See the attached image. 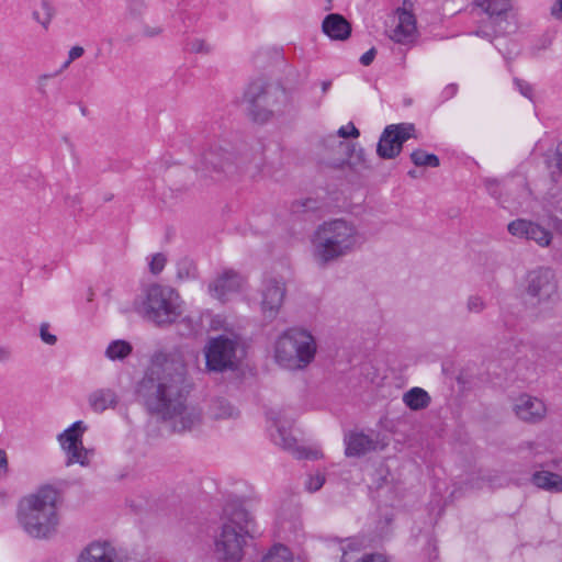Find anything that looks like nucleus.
Listing matches in <instances>:
<instances>
[{
	"label": "nucleus",
	"mask_w": 562,
	"mask_h": 562,
	"mask_svg": "<svg viewBox=\"0 0 562 562\" xmlns=\"http://www.w3.org/2000/svg\"><path fill=\"white\" fill-rule=\"evenodd\" d=\"M277 428V432L272 435L276 445L284 450L291 451L297 459H316L317 452L308 451L306 448L296 447L295 438L282 426L279 419L271 417Z\"/></svg>",
	"instance_id": "aec40b11"
},
{
	"label": "nucleus",
	"mask_w": 562,
	"mask_h": 562,
	"mask_svg": "<svg viewBox=\"0 0 562 562\" xmlns=\"http://www.w3.org/2000/svg\"><path fill=\"white\" fill-rule=\"evenodd\" d=\"M238 342L224 335L211 338L204 348L206 368L209 371L224 372L237 366Z\"/></svg>",
	"instance_id": "6e6552de"
},
{
	"label": "nucleus",
	"mask_w": 562,
	"mask_h": 562,
	"mask_svg": "<svg viewBox=\"0 0 562 562\" xmlns=\"http://www.w3.org/2000/svg\"><path fill=\"white\" fill-rule=\"evenodd\" d=\"M10 351L5 348H0V362H5L10 359Z\"/></svg>",
	"instance_id": "5fc2aeb1"
},
{
	"label": "nucleus",
	"mask_w": 562,
	"mask_h": 562,
	"mask_svg": "<svg viewBox=\"0 0 562 562\" xmlns=\"http://www.w3.org/2000/svg\"><path fill=\"white\" fill-rule=\"evenodd\" d=\"M166 262H167V259L165 257V255L162 254H155L154 256H151V259L149 261V270L153 274H158L160 273L165 266H166Z\"/></svg>",
	"instance_id": "f704fd0d"
},
{
	"label": "nucleus",
	"mask_w": 562,
	"mask_h": 562,
	"mask_svg": "<svg viewBox=\"0 0 562 562\" xmlns=\"http://www.w3.org/2000/svg\"><path fill=\"white\" fill-rule=\"evenodd\" d=\"M85 53V49L82 46H74L68 52V57L70 60L75 61L76 59L80 58Z\"/></svg>",
	"instance_id": "09e8293b"
},
{
	"label": "nucleus",
	"mask_w": 562,
	"mask_h": 562,
	"mask_svg": "<svg viewBox=\"0 0 562 562\" xmlns=\"http://www.w3.org/2000/svg\"><path fill=\"white\" fill-rule=\"evenodd\" d=\"M49 325L47 323H43L40 327V336L41 339L47 345H55L57 341V337L48 331Z\"/></svg>",
	"instance_id": "ea45409f"
},
{
	"label": "nucleus",
	"mask_w": 562,
	"mask_h": 562,
	"mask_svg": "<svg viewBox=\"0 0 562 562\" xmlns=\"http://www.w3.org/2000/svg\"><path fill=\"white\" fill-rule=\"evenodd\" d=\"M241 285L243 277L238 272L229 269L225 270L210 283L209 291L214 297L225 301L229 294L238 292Z\"/></svg>",
	"instance_id": "a211bd4d"
},
{
	"label": "nucleus",
	"mask_w": 562,
	"mask_h": 562,
	"mask_svg": "<svg viewBox=\"0 0 562 562\" xmlns=\"http://www.w3.org/2000/svg\"><path fill=\"white\" fill-rule=\"evenodd\" d=\"M54 77H55L54 74H43L37 77L36 89H37V92L41 94V97L47 98V95H48L47 85H48L49 79H52Z\"/></svg>",
	"instance_id": "4c0bfd02"
},
{
	"label": "nucleus",
	"mask_w": 562,
	"mask_h": 562,
	"mask_svg": "<svg viewBox=\"0 0 562 562\" xmlns=\"http://www.w3.org/2000/svg\"><path fill=\"white\" fill-rule=\"evenodd\" d=\"M132 352V346L125 340L112 341L106 350L105 356L111 360H122Z\"/></svg>",
	"instance_id": "cd10ccee"
},
{
	"label": "nucleus",
	"mask_w": 562,
	"mask_h": 562,
	"mask_svg": "<svg viewBox=\"0 0 562 562\" xmlns=\"http://www.w3.org/2000/svg\"><path fill=\"white\" fill-rule=\"evenodd\" d=\"M316 202L314 200L307 199L304 202L301 203V206L305 211L315 210L316 209Z\"/></svg>",
	"instance_id": "603ef678"
},
{
	"label": "nucleus",
	"mask_w": 562,
	"mask_h": 562,
	"mask_svg": "<svg viewBox=\"0 0 562 562\" xmlns=\"http://www.w3.org/2000/svg\"><path fill=\"white\" fill-rule=\"evenodd\" d=\"M324 147L327 150L329 167L340 169L345 166L356 168L358 165H366L364 151L362 148L356 150L355 146L347 142L339 139L335 135H328L324 142Z\"/></svg>",
	"instance_id": "1a4fd4ad"
},
{
	"label": "nucleus",
	"mask_w": 562,
	"mask_h": 562,
	"mask_svg": "<svg viewBox=\"0 0 562 562\" xmlns=\"http://www.w3.org/2000/svg\"><path fill=\"white\" fill-rule=\"evenodd\" d=\"M87 427L81 420L75 422L70 427L58 435V441L67 454L66 465L79 463L89 465V451L83 447L82 435Z\"/></svg>",
	"instance_id": "ddd939ff"
},
{
	"label": "nucleus",
	"mask_w": 562,
	"mask_h": 562,
	"mask_svg": "<svg viewBox=\"0 0 562 562\" xmlns=\"http://www.w3.org/2000/svg\"><path fill=\"white\" fill-rule=\"evenodd\" d=\"M413 164L417 167H438L440 160L437 155L428 154L422 149H416L411 154Z\"/></svg>",
	"instance_id": "c85d7f7f"
},
{
	"label": "nucleus",
	"mask_w": 562,
	"mask_h": 562,
	"mask_svg": "<svg viewBox=\"0 0 562 562\" xmlns=\"http://www.w3.org/2000/svg\"><path fill=\"white\" fill-rule=\"evenodd\" d=\"M210 414L214 419L237 418L239 411L224 398H216L212 402Z\"/></svg>",
	"instance_id": "bb28decb"
},
{
	"label": "nucleus",
	"mask_w": 562,
	"mask_h": 562,
	"mask_svg": "<svg viewBox=\"0 0 562 562\" xmlns=\"http://www.w3.org/2000/svg\"><path fill=\"white\" fill-rule=\"evenodd\" d=\"M117 404V395L111 389H99L89 395V405L92 411L102 413Z\"/></svg>",
	"instance_id": "b1692460"
},
{
	"label": "nucleus",
	"mask_w": 562,
	"mask_h": 562,
	"mask_svg": "<svg viewBox=\"0 0 562 562\" xmlns=\"http://www.w3.org/2000/svg\"><path fill=\"white\" fill-rule=\"evenodd\" d=\"M385 34L395 44L414 46L419 37L415 14L405 7L395 9Z\"/></svg>",
	"instance_id": "9d476101"
},
{
	"label": "nucleus",
	"mask_w": 562,
	"mask_h": 562,
	"mask_svg": "<svg viewBox=\"0 0 562 562\" xmlns=\"http://www.w3.org/2000/svg\"><path fill=\"white\" fill-rule=\"evenodd\" d=\"M531 482L537 487L552 492H562V475L551 471H537L532 474Z\"/></svg>",
	"instance_id": "393cba45"
},
{
	"label": "nucleus",
	"mask_w": 562,
	"mask_h": 562,
	"mask_svg": "<svg viewBox=\"0 0 562 562\" xmlns=\"http://www.w3.org/2000/svg\"><path fill=\"white\" fill-rule=\"evenodd\" d=\"M8 459L4 450L0 449V472L7 473Z\"/></svg>",
	"instance_id": "8fccbe9b"
},
{
	"label": "nucleus",
	"mask_w": 562,
	"mask_h": 562,
	"mask_svg": "<svg viewBox=\"0 0 562 562\" xmlns=\"http://www.w3.org/2000/svg\"><path fill=\"white\" fill-rule=\"evenodd\" d=\"M195 276V266L189 259H182L177 265V278L179 280H187L190 278H194Z\"/></svg>",
	"instance_id": "473e14b6"
},
{
	"label": "nucleus",
	"mask_w": 562,
	"mask_h": 562,
	"mask_svg": "<svg viewBox=\"0 0 562 562\" xmlns=\"http://www.w3.org/2000/svg\"><path fill=\"white\" fill-rule=\"evenodd\" d=\"M347 457H361L378 449V441L363 432H351L345 437Z\"/></svg>",
	"instance_id": "4be33fe9"
},
{
	"label": "nucleus",
	"mask_w": 562,
	"mask_h": 562,
	"mask_svg": "<svg viewBox=\"0 0 562 562\" xmlns=\"http://www.w3.org/2000/svg\"><path fill=\"white\" fill-rule=\"evenodd\" d=\"M316 349L315 338L310 331L290 328L274 344V360L284 369L302 370L314 360Z\"/></svg>",
	"instance_id": "0eeeda50"
},
{
	"label": "nucleus",
	"mask_w": 562,
	"mask_h": 562,
	"mask_svg": "<svg viewBox=\"0 0 562 562\" xmlns=\"http://www.w3.org/2000/svg\"><path fill=\"white\" fill-rule=\"evenodd\" d=\"M199 169L213 172L215 179H221L222 176L228 177L236 173L243 167L233 153L220 146H214L203 151Z\"/></svg>",
	"instance_id": "9b49d317"
},
{
	"label": "nucleus",
	"mask_w": 562,
	"mask_h": 562,
	"mask_svg": "<svg viewBox=\"0 0 562 562\" xmlns=\"http://www.w3.org/2000/svg\"><path fill=\"white\" fill-rule=\"evenodd\" d=\"M457 92H458V86L456 83H449L442 90V98L445 100H449V99L453 98L457 94Z\"/></svg>",
	"instance_id": "a18cd8bd"
},
{
	"label": "nucleus",
	"mask_w": 562,
	"mask_h": 562,
	"mask_svg": "<svg viewBox=\"0 0 562 562\" xmlns=\"http://www.w3.org/2000/svg\"><path fill=\"white\" fill-rule=\"evenodd\" d=\"M256 522L239 501L225 504L220 532L214 538V555L218 561L238 562L248 538H254Z\"/></svg>",
	"instance_id": "f03ea898"
},
{
	"label": "nucleus",
	"mask_w": 562,
	"mask_h": 562,
	"mask_svg": "<svg viewBox=\"0 0 562 562\" xmlns=\"http://www.w3.org/2000/svg\"><path fill=\"white\" fill-rule=\"evenodd\" d=\"M261 562H294L290 550L282 546H274L261 560Z\"/></svg>",
	"instance_id": "c756f323"
},
{
	"label": "nucleus",
	"mask_w": 562,
	"mask_h": 562,
	"mask_svg": "<svg viewBox=\"0 0 562 562\" xmlns=\"http://www.w3.org/2000/svg\"><path fill=\"white\" fill-rule=\"evenodd\" d=\"M376 55V49L374 47L370 48L368 52H366L361 57H360V63L363 65V66H369L374 57Z\"/></svg>",
	"instance_id": "c03bdc74"
},
{
	"label": "nucleus",
	"mask_w": 562,
	"mask_h": 562,
	"mask_svg": "<svg viewBox=\"0 0 562 562\" xmlns=\"http://www.w3.org/2000/svg\"><path fill=\"white\" fill-rule=\"evenodd\" d=\"M145 0H126L125 20L128 22L139 21L146 11Z\"/></svg>",
	"instance_id": "7c9ffc66"
},
{
	"label": "nucleus",
	"mask_w": 562,
	"mask_h": 562,
	"mask_svg": "<svg viewBox=\"0 0 562 562\" xmlns=\"http://www.w3.org/2000/svg\"><path fill=\"white\" fill-rule=\"evenodd\" d=\"M552 165L562 175V140L557 144L554 154L552 156Z\"/></svg>",
	"instance_id": "79ce46f5"
},
{
	"label": "nucleus",
	"mask_w": 562,
	"mask_h": 562,
	"mask_svg": "<svg viewBox=\"0 0 562 562\" xmlns=\"http://www.w3.org/2000/svg\"><path fill=\"white\" fill-rule=\"evenodd\" d=\"M517 417L524 422L538 423L542 420L547 414V406L538 397L521 394L514 405Z\"/></svg>",
	"instance_id": "f3484780"
},
{
	"label": "nucleus",
	"mask_w": 562,
	"mask_h": 562,
	"mask_svg": "<svg viewBox=\"0 0 562 562\" xmlns=\"http://www.w3.org/2000/svg\"><path fill=\"white\" fill-rule=\"evenodd\" d=\"M72 63V60H70V58L68 57L67 60L60 66V68L58 70H56L55 72H53L56 76H59L61 72H64L69 66L70 64Z\"/></svg>",
	"instance_id": "864d4df0"
},
{
	"label": "nucleus",
	"mask_w": 562,
	"mask_h": 562,
	"mask_svg": "<svg viewBox=\"0 0 562 562\" xmlns=\"http://www.w3.org/2000/svg\"><path fill=\"white\" fill-rule=\"evenodd\" d=\"M430 395L422 387L415 386L403 394V403L412 411H422L429 406Z\"/></svg>",
	"instance_id": "a878e982"
},
{
	"label": "nucleus",
	"mask_w": 562,
	"mask_h": 562,
	"mask_svg": "<svg viewBox=\"0 0 562 562\" xmlns=\"http://www.w3.org/2000/svg\"><path fill=\"white\" fill-rule=\"evenodd\" d=\"M360 133H359V130L355 126L353 123L349 122L347 125H344L341 127L338 128L337 131V137L340 139V138H349V137H352V138H357L359 137Z\"/></svg>",
	"instance_id": "e433bc0d"
},
{
	"label": "nucleus",
	"mask_w": 562,
	"mask_h": 562,
	"mask_svg": "<svg viewBox=\"0 0 562 562\" xmlns=\"http://www.w3.org/2000/svg\"><path fill=\"white\" fill-rule=\"evenodd\" d=\"M248 114L254 122L263 124L276 115L283 114L290 105V94L285 88L262 80L252 81L245 91Z\"/></svg>",
	"instance_id": "423d86ee"
},
{
	"label": "nucleus",
	"mask_w": 562,
	"mask_h": 562,
	"mask_svg": "<svg viewBox=\"0 0 562 562\" xmlns=\"http://www.w3.org/2000/svg\"><path fill=\"white\" fill-rule=\"evenodd\" d=\"M161 27L159 26H148V25H144L143 29H142V32L145 36H148V37H154V36H157L161 33Z\"/></svg>",
	"instance_id": "de8ad7c7"
},
{
	"label": "nucleus",
	"mask_w": 562,
	"mask_h": 562,
	"mask_svg": "<svg viewBox=\"0 0 562 562\" xmlns=\"http://www.w3.org/2000/svg\"><path fill=\"white\" fill-rule=\"evenodd\" d=\"M323 32L336 41H345L350 36L351 26L349 22L340 14H328L322 23Z\"/></svg>",
	"instance_id": "5701e85b"
},
{
	"label": "nucleus",
	"mask_w": 562,
	"mask_h": 562,
	"mask_svg": "<svg viewBox=\"0 0 562 562\" xmlns=\"http://www.w3.org/2000/svg\"><path fill=\"white\" fill-rule=\"evenodd\" d=\"M285 295L284 284L274 278L266 279L261 290V312L266 318L273 319L283 303Z\"/></svg>",
	"instance_id": "2eb2a0df"
},
{
	"label": "nucleus",
	"mask_w": 562,
	"mask_h": 562,
	"mask_svg": "<svg viewBox=\"0 0 562 562\" xmlns=\"http://www.w3.org/2000/svg\"><path fill=\"white\" fill-rule=\"evenodd\" d=\"M472 5L486 14L488 21L498 26L508 23V13L513 9V0H472Z\"/></svg>",
	"instance_id": "6ab92c4d"
},
{
	"label": "nucleus",
	"mask_w": 562,
	"mask_h": 562,
	"mask_svg": "<svg viewBox=\"0 0 562 562\" xmlns=\"http://www.w3.org/2000/svg\"><path fill=\"white\" fill-rule=\"evenodd\" d=\"M357 562H386L382 555H366Z\"/></svg>",
	"instance_id": "3c124183"
},
{
	"label": "nucleus",
	"mask_w": 562,
	"mask_h": 562,
	"mask_svg": "<svg viewBox=\"0 0 562 562\" xmlns=\"http://www.w3.org/2000/svg\"><path fill=\"white\" fill-rule=\"evenodd\" d=\"M487 192L495 199H499L501 184L496 179H486L484 181Z\"/></svg>",
	"instance_id": "a19ab883"
},
{
	"label": "nucleus",
	"mask_w": 562,
	"mask_h": 562,
	"mask_svg": "<svg viewBox=\"0 0 562 562\" xmlns=\"http://www.w3.org/2000/svg\"><path fill=\"white\" fill-rule=\"evenodd\" d=\"M58 491L50 485L24 496L18 506V521L32 538L50 537L59 522L57 513Z\"/></svg>",
	"instance_id": "7ed1b4c3"
},
{
	"label": "nucleus",
	"mask_w": 562,
	"mask_h": 562,
	"mask_svg": "<svg viewBox=\"0 0 562 562\" xmlns=\"http://www.w3.org/2000/svg\"><path fill=\"white\" fill-rule=\"evenodd\" d=\"M467 308L470 313H481L485 308V302L481 296L471 295L468 299Z\"/></svg>",
	"instance_id": "58836bf2"
},
{
	"label": "nucleus",
	"mask_w": 562,
	"mask_h": 562,
	"mask_svg": "<svg viewBox=\"0 0 562 562\" xmlns=\"http://www.w3.org/2000/svg\"><path fill=\"white\" fill-rule=\"evenodd\" d=\"M491 27H479L473 32L474 35L480 36L482 38H486L488 41H492L493 37L503 35L507 32L506 27L501 24L499 26L495 24L494 22H491Z\"/></svg>",
	"instance_id": "2f4dec72"
},
{
	"label": "nucleus",
	"mask_w": 562,
	"mask_h": 562,
	"mask_svg": "<svg viewBox=\"0 0 562 562\" xmlns=\"http://www.w3.org/2000/svg\"><path fill=\"white\" fill-rule=\"evenodd\" d=\"M325 483V475L322 473H317L315 475H310L305 482L306 490L308 492H316L322 488Z\"/></svg>",
	"instance_id": "c9c22d12"
},
{
	"label": "nucleus",
	"mask_w": 562,
	"mask_h": 562,
	"mask_svg": "<svg viewBox=\"0 0 562 562\" xmlns=\"http://www.w3.org/2000/svg\"><path fill=\"white\" fill-rule=\"evenodd\" d=\"M507 229L510 235L527 240H533L540 247L549 246L552 239L551 232L535 222L524 218L512 221Z\"/></svg>",
	"instance_id": "dca6fc26"
},
{
	"label": "nucleus",
	"mask_w": 562,
	"mask_h": 562,
	"mask_svg": "<svg viewBox=\"0 0 562 562\" xmlns=\"http://www.w3.org/2000/svg\"><path fill=\"white\" fill-rule=\"evenodd\" d=\"M550 13L554 19L562 20V0H557L552 4Z\"/></svg>",
	"instance_id": "49530a36"
},
{
	"label": "nucleus",
	"mask_w": 562,
	"mask_h": 562,
	"mask_svg": "<svg viewBox=\"0 0 562 562\" xmlns=\"http://www.w3.org/2000/svg\"><path fill=\"white\" fill-rule=\"evenodd\" d=\"M408 176L412 177V178H415L416 177V171L415 170H409L408 171Z\"/></svg>",
	"instance_id": "4d7b16f0"
},
{
	"label": "nucleus",
	"mask_w": 562,
	"mask_h": 562,
	"mask_svg": "<svg viewBox=\"0 0 562 562\" xmlns=\"http://www.w3.org/2000/svg\"><path fill=\"white\" fill-rule=\"evenodd\" d=\"M187 49L191 53H202V54H207L211 50L209 44H206L204 40H200V38H193V40L188 41Z\"/></svg>",
	"instance_id": "72a5a7b5"
},
{
	"label": "nucleus",
	"mask_w": 562,
	"mask_h": 562,
	"mask_svg": "<svg viewBox=\"0 0 562 562\" xmlns=\"http://www.w3.org/2000/svg\"><path fill=\"white\" fill-rule=\"evenodd\" d=\"M330 87H331V81L330 80L323 81L322 82V92L326 93L329 90Z\"/></svg>",
	"instance_id": "6e6d98bb"
},
{
	"label": "nucleus",
	"mask_w": 562,
	"mask_h": 562,
	"mask_svg": "<svg viewBox=\"0 0 562 562\" xmlns=\"http://www.w3.org/2000/svg\"><path fill=\"white\" fill-rule=\"evenodd\" d=\"M182 300L169 285L153 283L147 285L135 303L137 313L156 326L173 324L182 315Z\"/></svg>",
	"instance_id": "39448f33"
},
{
	"label": "nucleus",
	"mask_w": 562,
	"mask_h": 562,
	"mask_svg": "<svg viewBox=\"0 0 562 562\" xmlns=\"http://www.w3.org/2000/svg\"><path fill=\"white\" fill-rule=\"evenodd\" d=\"M415 126L411 123L392 124L384 128L380 136L376 154L382 159H393L397 157L403 148V144L414 136Z\"/></svg>",
	"instance_id": "f8f14e48"
},
{
	"label": "nucleus",
	"mask_w": 562,
	"mask_h": 562,
	"mask_svg": "<svg viewBox=\"0 0 562 562\" xmlns=\"http://www.w3.org/2000/svg\"><path fill=\"white\" fill-rule=\"evenodd\" d=\"M525 291L532 304L551 300L558 291V282L553 271L549 268L530 271L526 277Z\"/></svg>",
	"instance_id": "4468645a"
},
{
	"label": "nucleus",
	"mask_w": 562,
	"mask_h": 562,
	"mask_svg": "<svg viewBox=\"0 0 562 562\" xmlns=\"http://www.w3.org/2000/svg\"><path fill=\"white\" fill-rule=\"evenodd\" d=\"M186 367L173 356L156 355L144 378L139 381L136 395L146 409L170 422L173 431L191 430L201 423V412L189 407L184 385Z\"/></svg>",
	"instance_id": "f257e3e1"
},
{
	"label": "nucleus",
	"mask_w": 562,
	"mask_h": 562,
	"mask_svg": "<svg viewBox=\"0 0 562 562\" xmlns=\"http://www.w3.org/2000/svg\"><path fill=\"white\" fill-rule=\"evenodd\" d=\"M77 562H119L115 548L109 542H92L79 555Z\"/></svg>",
	"instance_id": "412c9836"
},
{
	"label": "nucleus",
	"mask_w": 562,
	"mask_h": 562,
	"mask_svg": "<svg viewBox=\"0 0 562 562\" xmlns=\"http://www.w3.org/2000/svg\"><path fill=\"white\" fill-rule=\"evenodd\" d=\"M313 257L319 266H326L353 252L362 244L353 223L335 218L321 224L314 233Z\"/></svg>",
	"instance_id": "20e7f679"
},
{
	"label": "nucleus",
	"mask_w": 562,
	"mask_h": 562,
	"mask_svg": "<svg viewBox=\"0 0 562 562\" xmlns=\"http://www.w3.org/2000/svg\"><path fill=\"white\" fill-rule=\"evenodd\" d=\"M514 82L524 97L532 99V87L528 82L520 79H515Z\"/></svg>",
	"instance_id": "37998d69"
}]
</instances>
